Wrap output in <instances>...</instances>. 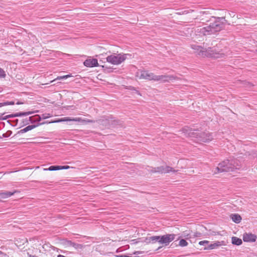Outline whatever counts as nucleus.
<instances>
[{
  "label": "nucleus",
  "mask_w": 257,
  "mask_h": 257,
  "mask_svg": "<svg viewBox=\"0 0 257 257\" xmlns=\"http://www.w3.org/2000/svg\"><path fill=\"white\" fill-rule=\"evenodd\" d=\"M241 167V162L236 159L226 160L220 162L216 168V172H233Z\"/></svg>",
  "instance_id": "obj_1"
},
{
  "label": "nucleus",
  "mask_w": 257,
  "mask_h": 257,
  "mask_svg": "<svg viewBox=\"0 0 257 257\" xmlns=\"http://www.w3.org/2000/svg\"><path fill=\"white\" fill-rule=\"evenodd\" d=\"M137 77L141 79H146L148 80L161 81L163 82L169 81L174 79L172 76L166 75H155L153 73L148 71L141 70L139 71L137 74Z\"/></svg>",
  "instance_id": "obj_2"
},
{
  "label": "nucleus",
  "mask_w": 257,
  "mask_h": 257,
  "mask_svg": "<svg viewBox=\"0 0 257 257\" xmlns=\"http://www.w3.org/2000/svg\"><path fill=\"white\" fill-rule=\"evenodd\" d=\"M203 58H210L214 59L223 58L227 56V53L223 50H219L216 47L205 48L204 53L201 54Z\"/></svg>",
  "instance_id": "obj_3"
},
{
  "label": "nucleus",
  "mask_w": 257,
  "mask_h": 257,
  "mask_svg": "<svg viewBox=\"0 0 257 257\" xmlns=\"http://www.w3.org/2000/svg\"><path fill=\"white\" fill-rule=\"evenodd\" d=\"M127 54L124 53H113L106 58L107 62L117 65L123 62L126 59Z\"/></svg>",
  "instance_id": "obj_4"
},
{
  "label": "nucleus",
  "mask_w": 257,
  "mask_h": 257,
  "mask_svg": "<svg viewBox=\"0 0 257 257\" xmlns=\"http://www.w3.org/2000/svg\"><path fill=\"white\" fill-rule=\"evenodd\" d=\"M150 173H161L165 174L170 172H175L176 171L172 167L168 166H160L156 168H152L149 170Z\"/></svg>",
  "instance_id": "obj_5"
},
{
  "label": "nucleus",
  "mask_w": 257,
  "mask_h": 257,
  "mask_svg": "<svg viewBox=\"0 0 257 257\" xmlns=\"http://www.w3.org/2000/svg\"><path fill=\"white\" fill-rule=\"evenodd\" d=\"M175 235L174 234H167L160 236L159 242L165 245H167L175 239Z\"/></svg>",
  "instance_id": "obj_6"
},
{
  "label": "nucleus",
  "mask_w": 257,
  "mask_h": 257,
  "mask_svg": "<svg viewBox=\"0 0 257 257\" xmlns=\"http://www.w3.org/2000/svg\"><path fill=\"white\" fill-rule=\"evenodd\" d=\"M257 236L255 234L251 232H245L242 235V239L243 241L247 242H255Z\"/></svg>",
  "instance_id": "obj_7"
},
{
  "label": "nucleus",
  "mask_w": 257,
  "mask_h": 257,
  "mask_svg": "<svg viewBox=\"0 0 257 257\" xmlns=\"http://www.w3.org/2000/svg\"><path fill=\"white\" fill-rule=\"evenodd\" d=\"M116 121V120L113 119L110 116H105L99 119V122L100 124L105 126V127H109L110 123Z\"/></svg>",
  "instance_id": "obj_8"
},
{
  "label": "nucleus",
  "mask_w": 257,
  "mask_h": 257,
  "mask_svg": "<svg viewBox=\"0 0 257 257\" xmlns=\"http://www.w3.org/2000/svg\"><path fill=\"white\" fill-rule=\"evenodd\" d=\"M226 244V242L224 240L217 241L213 243L209 244L207 246H205L204 249L207 250L216 249L220 246L225 245Z\"/></svg>",
  "instance_id": "obj_9"
},
{
  "label": "nucleus",
  "mask_w": 257,
  "mask_h": 257,
  "mask_svg": "<svg viewBox=\"0 0 257 257\" xmlns=\"http://www.w3.org/2000/svg\"><path fill=\"white\" fill-rule=\"evenodd\" d=\"M84 66L87 67H96L98 65V61L95 58H89L83 62Z\"/></svg>",
  "instance_id": "obj_10"
},
{
  "label": "nucleus",
  "mask_w": 257,
  "mask_h": 257,
  "mask_svg": "<svg viewBox=\"0 0 257 257\" xmlns=\"http://www.w3.org/2000/svg\"><path fill=\"white\" fill-rule=\"evenodd\" d=\"M226 20L224 18H214V22L216 24V31H220L224 26L225 24V22Z\"/></svg>",
  "instance_id": "obj_11"
},
{
  "label": "nucleus",
  "mask_w": 257,
  "mask_h": 257,
  "mask_svg": "<svg viewBox=\"0 0 257 257\" xmlns=\"http://www.w3.org/2000/svg\"><path fill=\"white\" fill-rule=\"evenodd\" d=\"M69 166H51L48 168H44V171H57L59 170L68 169Z\"/></svg>",
  "instance_id": "obj_12"
},
{
  "label": "nucleus",
  "mask_w": 257,
  "mask_h": 257,
  "mask_svg": "<svg viewBox=\"0 0 257 257\" xmlns=\"http://www.w3.org/2000/svg\"><path fill=\"white\" fill-rule=\"evenodd\" d=\"M191 48L195 50V53H196L198 56L202 57L201 54L204 53L205 48L197 45H192Z\"/></svg>",
  "instance_id": "obj_13"
},
{
  "label": "nucleus",
  "mask_w": 257,
  "mask_h": 257,
  "mask_svg": "<svg viewBox=\"0 0 257 257\" xmlns=\"http://www.w3.org/2000/svg\"><path fill=\"white\" fill-rule=\"evenodd\" d=\"M200 31L204 35H207L214 33L210 25L200 29Z\"/></svg>",
  "instance_id": "obj_14"
},
{
  "label": "nucleus",
  "mask_w": 257,
  "mask_h": 257,
  "mask_svg": "<svg viewBox=\"0 0 257 257\" xmlns=\"http://www.w3.org/2000/svg\"><path fill=\"white\" fill-rule=\"evenodd\" d=\"M18 192V191L15 190L13 192L6 191L5 192L0 193V200L8 198L13 195L15 193Z\"/></svg>",
  "instance_id": "obj_15"
},
{
  "label": "nucleus",
  "mask_w": 257,
  "mask_h": 257,
  "mask_svg": "<svg viewBox=\"0 0 257 257\" xmlns=\"http://www.w3.org/2000/svg\"><path fill=\"white\" fill-rule=\"evenodd\" d=\"M74 121L80 122L83 123H93L94 121L92 119H82L81 117L73 118Z\"/></svg>",
  "instance_id": "obj_16"
},
{
  "label": "nucleus",
  "mask_w": 257,
  "mask_h": 257,
  "mask_svg": "<svg viewBox=\"0 0 257 257\" xmlns=\"http://www.w3.org/2000/svg\"><path fill=\"white\" fill-rule=\"evenodd\" d=\"M230 218L233 222L236 223H239L241 220V217L238 214H232L230 215Z\"/></svg>",
  "instance_id": "obj_17"
},
{
  "label": "nucleus",
  "mask_w": 257,
  "mask_h": 257,
  "mask_svg": "<svg viewBox=\"0 0 257 257\" xmlns=\"http://www.w3.org/2000/svg\"><path fill=\"white\" fill-rule=\"evenodd\" d=\"M231 242L233 244L236 245H241L242 243L241 239L238 238L236 236H233L231 238Z\"/></svg>",
  "instance_id": "obj_18"
},
{
  "label": "nucleus",
  "mask_w": 257,
  "mask_h": 257,
  "mask_svg": "<svg viewBox=\"0 0 257 257\" xmlns=\"http://www.w3.org/2000/svg\"><path fill=\"white\" fill-rule=\"evenodd\" d=\"M30 114H31V112H23V113H17V114H11V115H8L6 116L5 119L6 118H12V117H16V116L28 115H29Z\"/></svg>",
  "instance_id": "obj_19"
},
{
  "label": "nucleus",
  "mask_w": 257,
  "mask_h": 257,
  "mask_svg": "<svg viewBox=\"0 0 257 257\" xmlns=\"http://www.w3.org/2000/svg\"><path fill=\"white\" fill-rule=\"evenodd\" d=\"M72 76H73L71 74H68V75H64V76H58L54 80L51 81V82H52L55 81L56 80H62L63 79H67L68 78L71 77Z\"/></svg>",
  "instance_id": "obj_20"
},
{
  "label": "nucleus",
  "mask_w": 257,
  "mask_h": 257,
  "mask_svg": "<svg viewBox=\"0 0 257 257\" xmlns=\"http://www.w3.org/2000/svg\"><path fill=\"white\" fill-rule=\"evenodd\" d=\"M188 244V243L186 241V240L184 239H181L180 240L179 242V245L182 247H185L187 246Z\"/></svg>",
  "instance_id": "obj_21"
},
{
  "label": "nucleus",
  "mask_w": 257,
  "mask_h": 257,
  "mask_svg": "<svg viewBox=\"0 0 257 257\" xmlns=\"http://www.w3.org/2000/svg\"><path fill=\"white\" fill-rule=\"evenodd\" d=\"M15 104L14 101H6L4 102L0 103V107L9 105H14Z\"/></svg>",
  "instance_id": "obj_22"
},
{
  "label": "nucleus",
  "mask_w": 257,
  "mask_h": 257,
  "mask_svg": "<svg viewBox=\"0 0 257 257\" xmlns=\"http://www.w3.org/2000/svg\"><path fill=\"white\" fill-rule=\"evenodd\" d=\"M60 121H74V120L73 118L66 117L57 121V122Z\"/></svg>",
  "instance_id": "obj_23"
},
{
  "label": "nucleus",
  "mask_w": 257,
  "mask_h": 257,
  "mask_svg": "<svg viewBox=\"0 0 257 257\" xmlns=\"http://www.w3.org/2000/svg\"><path fill=\"white\" fill-rule=\"evenodd\" d=\"M150 238L152 243H153L155 241L159 242L160 236H150Z\"/></svg>",
  "instance_id": "obj_24"
},
{
  "label": "nucleus",
  "mask_w": 257,
  "mask_h": 257,
  "mask_svg": "<svg viewBox=\"0 0 257 257\" xmlns=\"http://www.w3.org/2000/svg\"><path fill=\"white\" fill-rule=\"evenodd\" d=\"M209 241L208 240H202L199 242V244L200 245L206 246L207 245H209Z\"/></svg>",
  "instance_id": "obj_25"
},
{
  "label": "nucleus",
  "mask_w": 257,
  "mask_h": 257,
  "mask_svg": "<svg viewBox=\"0 0 257 257\" xmlns=\"http://www.w3.org/2000/svg\"><path fill=\"white\" fill-rule=\"evenodd\" d=\"M32 128H33V126L29 125V126L25 127L24 129L22 130L21 131L22 132H26L29 130H31Z\"/></svg>",
  "instance_id": "obj_26"
},
{
  "label": "nucleus",
  "mask_w": 257,
  "mask_h": 257,
  "mask_svg": "<svg viewBox=\"0 0 257 257\" xmlns=\"http://www.w3.org/2000/svg\"><path fill=\"white\" fill-rule=\"evenodd\" d=\"M6 73L4 70L2 68H0V78H5L6 77Z\"/></svg>",
  "instance_id": "obj_27"
},
{
  "label": "nucleus",
  "mask_w": 257,
  "mask_h": 257,
  "mask_svg": "<svg viewBox=\"0 0 257 257\" xmlns=\"http://www.w3.org/2000/svg\"><path fill=\"white\" fill-rule=\"evenodd\" d=\"M210 25H211V28L213 29L214 33L217 32V31H216V24L215 23L214 21H213V23H211V24Z\"/></svg>",
  "instance_id": "obj_28"
},
{
  "label": "nucleus",
  "mask_w": 257,
  "mask_h": 257,
  "mask_svg": "<svg viewBox=\"0 0 257 257\" xmlns=\"http://www.w3.org/2000/svg\"><path fill=\"white\" fill-rule=\"evenodd\" d=\"M145 242L146 243H152L151 241V240H150V237H147L145 238Z\"/></svg>",
  "instance_id": "obj_29"
},
{
  "label": "nucleus",
  "mask_w": 257,
  "mask_h": 257,
  "mask_svg": "<svg viewBox=\"0 0 257 257\" xmlns=\"http://www.w3.org/2000/svg\"><path fill=\"white\" fill-rule=\"evenodd\" d=\"M183 236L185 237L186 239H189L191 237L190 234L184 233Z\"/></svg>",
  "instance_id": "obj_30"
},
{
  "label": "nucleus",
  "mask_w": 257,
  "mask_h": 257,
  "mask_svg": "<svg viewBox=\"0 0 257 257\" xmlns=\"http://www.w3.org/2000/svg\"><path fill=\"white\" fill-rule=\"evenodd\" d=\"M189 13V11H185L183 12H182V14H188Z\"/></svg>",
  "instance_id": "obj_31"
},
{
  "label": "nucleus",
  "mask_w": 257,
  "mask_h": 257,
  "mask_svg": "<svg viewBox=\"0 0 257 257\" xmlns=\"http://www.w3.org/2000/svg\"><path fill=\"white\" fill-rule=\"evenodd\" d=\"M16 104H23V103L18 102H17V103H16Z\"/></svg>",
  "instance_id": "obj_32"
}]
</instances>
